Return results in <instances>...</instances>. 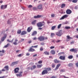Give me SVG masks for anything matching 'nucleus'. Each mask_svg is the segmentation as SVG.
Here are the masks:
<instances>
[{"label":"nucleus","mask_w":78,"mask_h":78,"mask_svg":"<svg viewBox=\"0 0 78 78\" xmlns=\"http://www.w3.org/2000/svg\"><path fill=\"white\" fill-rule=\"evenodd\" d=\"M28 43H32L31 40H30V41H29Z\"/></svg>","instance_id":"57"},{"label":"nucleus","mask_w":78,"mask_h":78,"mask_svg":"<svg viewBox=\"0 0 78 78\" xmlns=\"http://www.w3.org/2000/svg\"><path fill=\"white\" fill-rule=\"evenodd\" d=\"M55 66V65L54 63H52V68H54Z\"/></svg>","instance_id":"43"},{"label":"nucleus","mask_w":78,"mask_h":78,"mask_svg":"<svg viewBox=\"0 0 78 78\" xmlns=\"http://www.w3.org/2000/svg\"><path fill=\"white\" fill-rule=\"evenodd\" d=\"M51 16L52 17V18H54L55 16V15L54 13H52V14H51Z\"/></svg>","instance_id":"40"},{"label":"nucleus","mask_w":78,"mask_h":78,"mask_svg":"<svg viewBox=\"0 0 78 78\" xmlns=\"http://www.w3.org/2000/svg\"><path fill=\"white\" fill-rule=\"evenodd\" d=\"M44 69L43 70L41 73V74L42 75L48 74V71H51V68L49 67H48V68H44Z\"/></svg>","instance_id":"1"},{"label":"nucleus","mask_w":78,"mask_h":78,"mask_svg":"<svg viewBox=\"0 0 78 78\" xmlns=\"http://www.w3.org/2000/svg\"><path fill=\"white\" fill-rule=\"evenodd\" d=\"M23 73V71H20L19 74H16L17 76H19V77H22V73Z\"/></svg>","instance_id":"8"},{"label":"nucleus","mask_w":78,"mask_h":78,"mask_svg":"<svg viewBox=\"0 0 78 78\" xmlns=\"http://www.w3.org/2000/svg\"><path fill=\"white\" fill-rule=\"evenodd\" d=\"M64 54V52H59V53H58V55H61V54Z\"/></svg>","instance_id":"49"},{"label":"nucleus","mask_w":78,"mask_h":78,"mask_svg":"<svg viewBox=\"0 0 78 78\" xmlns=\"http://www.w3.org/2000/svg\"><path fill=\"white\" fill-rule=\"evenodd\" d=\"M7 5H2L1 6V9H5L7 7Z\"/></svg>","instance_id":"13"},{"label":"nucleus","mask_w":78,"mask_h":78,"mask_svg":"<svg viewBox=\"0 0 78 78\" xmlns=\"http://www.w3.org/2000/svg\"><path fill=\"white\" fill-rule=\"evenodd\" d=\"M2 71H5V69H2Z\"/></svg>","instance_id":"61"},{"label":"nucleus","mask_w":78,"mask_h":78,"mask_svg":"<svg viewBox=\"0 0 78 78\" xmlns=\"http://www.w3.org/2000/svg\"><path fill=\"white\" fill-rule=\"evenodd\" d=\"M41 45H44V43H41Z\"/></svg>","instance_id":"64"},{"label":"nucleus","mask_w":78,"mask_h":78,"mask_svg":"<svg viewBox=\"0 0 78 78\" xmlns=\"http://www.w3.org/2000/svg\"><path fill=\"white\" fill-rule=\"evenodd\" d=\"M38 63L40 64H41V63H42V60H40V61H39Z\"/></svg>","instance_id":"48"},{"label":"nucleus","mask_w":78,"mask_h":78,"mask_svg":"<svg viewBox=\"0 0 78 78\" xmlns=\"http://www.w3.org/2000/svg\"><path fill=\"white\" fill-rule=\"evenodd\" d=\"M76 65L77 67H78V62H77V63H76Z\"/></svg>","instance_id":"60"},{"label":"nucleus","mask_w":78,"mask_h":78,"mask_svg":"<svg viewBox=\"0 0 78 78\" xmlns=\"http://www.w3.org/2000/svg\"><path fill=\"white\" fill-rule=\"evenodd\" d=\"M62 30H60L58 32H56V35H57V36H59V37H60L62 35Z\"/></svg>","instance_id":"6"},{"label":"nucleus","mask_w":78,"mask_h":78,"mask_svg":"<svg viewBox=\"0 0 78 78\" xmlns=\"http://www.w3.org/2000/svg\"><path fill=\"white\" fill-rule=\"evenodd\" d=\"M38 39L41 41H44L45 40H47L48 38L47 37H44L43 36H40L38 38Z\"/></svg>","instance_id":"4"},{"label":"nucleus","mask_w":78,"mask_h":78,"mask_svg":"<svg viewBox=\"0 0 78 78\" xmlns=\"http://www.w3.org/2000/svg\"><path fill=\"white\" fill-rule=\"evenodd\" d=\"M33 7V6L31 5H29L28 7V8H31V7Z\"/></svg>","instance_id":"52"},{"label":"nucleus","mask_w":78,"mask_h":78,"mask_svg":"<svg viewBox=\"0 0 78 78\" xmlns=\"http://www.w3.org/2000/svg\"><path fill=\"white\" fill-rule=\"evenodd\" d=\"M44 54H45V55H49V52H48V51H44Z\"/></svg>","instance_id":"28"},{"label":"nucleus","mask_w":78,"mask_h":78,"mask_svg":"<svg viewBox=\"0 0 78 78\" xmlns=\"http://www.w3.org/2000/svg\"><path fill=\"white\" fill-rule=\"evenodd\" d=\"M7 36V34H4V37H2V41H4L5 38H6Z\"/></svg>","instance_id":"15"},{"label":"nucleus","mask_w":78,"mask_h":78,"mask_svg":"<svg viewBox=\"0 0 78 78\" xmlns=\"http://www.w3.org/2000/svg\"><path fill=\"white\" fill-rule=\"evenodd\" d=\"M0 78H5V76H2L0 77Z\"/></svg>","instance_id":"58"},{"label":"nucleus","mask_w":78,"mask_h":78,"mask_svg":"<svg viewBox=\"0 0 78 78\" xmlns=\"http://www.w3.org/2000/svg\"><path fill=\"white\" fill-rule=\"evenodd\" d=\"M66 13L67 14L70 15L72 13V11L70 9H67L66 11Z\"/></svg>","instance_id":"7"},{"label":"nucleus","mask_w":78,"mask_h":78,"mask_svg":"<svg viewBox=\"0 0 78 78\" xmlns=\"http://www.w3.org/2000/svg\"><path fill=\"white\" fill-rule=\"evenodd\" d=\"M61 65V64H60V63L57 65L56 66L55 68V70H57V69H58L59 67V66H60Z\"/></svg>","instance_id":"19"},{"label":"nucleus","mask_w":78,"mask_h":78,"mask_svg":"<svg viewBox=\"0 0 78 78\" xmlns=\"http://www.w3.org/2000/svg\"><path fill=\"white\" fill-rule=\"evenodd\" d=\"M27 34V32L26 31H25V30H23V31H22L21 33V35H25L26 34Z\"/></svg>","instance_id":"16"},{"label":"nucleus","mask_w":78,"mask_h":78,"mask_svg":"<svg viewBox=\"0 0 78 78\" xmlns=\"http://www.w3.org/2000/svg\"><path fill=\"white\" fill-rule=\"evenodd\" d=\"M54 62L55 63H59L60 62V61L58 60H57V59H55L54 60Z\"/></svg>","instance_id":"25"},{"label":"nucleus","mask_w":78,"mask_h":78,"mask_svg":"<svg viewBox=\"0 0 78 78\" xmlns=\"http://www.w3.org/2000/svg\"><path fill=\"white\" fill-rule=\"evenodd\" d=\"M65 6H66V4H62L61 5V7L62 8H63L65 7Z\"/></svg>","instance_id":"30"},{"label":"nucleus","mask_w":78,"mask_h":78,"mask_svg":"<svg viewBox=\"0 0 78 78\" xmlns=\"http://www.w3.org/2000/svg\"><path fill=\"white\" fill-rule=\"evenodd\" d=\"M30 55V54L29 53H27L26 54L27 55Z\"/></svg>","instance_id":"59"},{"label":"nucleus","mask_w":78,"mask_h":78,"mask_svg":"<svg viewBox=\"0 0 78 78\" xmlns=\"http://www.w3.org/2000/svg\"><path fill=\"white\" fill-rule=\"evenodd\" d=\"M37 37H34V38H33V40H37Z\"/></svg>","instance_id":"56"},{"label":"nucleus","mask_w":78,"mask_h":78,"mask_svg":"<svg viewBox=\"0 0 78 78\" xmlns=\"http://www.w3.org/2000/svg\"><path fill=\"white\" fill-rule=\"evenodd\" d=\"M61 47L62 49H63V48H64V47L63 46H61Z\"/></svg>","instance_id":"62"},{"label":"nucleus","mask_w":78,"mask_h":78,"mask_svg":"<svg viewBox=\"0 0 78 78\" xmlns=\"http://www.w3.org/2000/svg\"><path fill=\"white\" fill-rule=\"evenodd\" d=\"M67 37L68 39H73L72 38L70 37L69 35H67Z\"/></svg>","instance_id":"34"},{"label":"nucleus","mask_w":78,"mask_h":78,"mask_svg":"<svg viewBox=\"0 0 78 78\" xmlns=\"http://www.w3.org/2000/svg\"><path fill=\"white\" fill-rule=\"evenodd\" d=\"M42 16V15H37V16H34V18H41Z\"/></svg>","instance_id":"20"},{"label":"nucleus","mask_w":78,"mask_h":78,"mask_svg":"<svg viewBox=\"0 0 78 78\" xmlns=\"http://www.w3.org/2000/svg\"><path fill=\"white\" fill-rule=\"evenodd\" d=\"M54 36H55V34L54 33H51V37H53Z\"/></svg>","instance_id":"33"},{"label":"nucleus","mask_w":78,"mask_h":78,"mask_svg":"<svg viewBox=\"0 0 78 78\" xmlns=\"http://www.w3.org/2000/svg\"><path fill=\"white\" fill-rule=\"evenodd\" d=\"M70 51L71 52H77V49H74V48L71 49H70Z\"/></svg>","instance_id":"14"},{"label":"nucleus","mask_w":78,"mask_h":78,"mask_svg":"<svg viewBox=\"0 0 78 78\" xmlns=\"http://www.w3.org/2000/svg\"><path fill=\"white\" fill-rule=\"evenodd\" d=\"M77 1L78 0H73L72 2L74 3H76V2H77Z\"/></svg>","instance_id":"38"},{"label":"nucleus","mask_w":78,"mask_h":78,"mask_svg":"<svg viewBox=\"0 0 78 78\" xmlns=\"http://www.w3.org/2000/svg\"><path fill=\"white\" fill-rule=\"evenodd\" d=\"M56 26H52L51 27L52 30H54V29L55 28Z\"/></svg>","instance_id":"45"},{"label":"nucleus","mask_w":78,"mask_h":78,"mask_svg":"<svg viewBox=\"0 0 78 78\" xmlns=\"http://www.w3.org/2000/svg\"><path fill=\"white\" fill-rule=\"evenodd\" d=\"M50 52L52 54H55V51L54 49L51 51Z\"/></svg>","instance_id":"22"},{"label":"nucleus","mask_w":78,"mask_h":78,"mask_svg":"<svg viewBox=\"0 0 78 78\" xmlns=\"http://www.w3.org/2000/svg\"><path fill=\"white\" fill-rule=\"evenodd\" d=\"M9 43H8L6 45H5V46H4V48H7V47H8L9 46Z\"/></svg>","instance_id":"37"},{"label":"nucleus","mask_w":78,"mask_h":78,"mask_svg":"<svg viewBox=\"0 0 78 78\" xmlns=\"http://www.w3.org/2000/svg\"><path fill=\"white\" fill-rule=\"evenodd\" d=\"M38 46V45H36V46H32L31 47H30V48L28 49V51L29 52H34L35 51V49H34L33 48H37Z\"/></svg>","instance_id":"2"},{"label":"nucleus","mask_w":78,"mask_h":78,"mask_svg":"<svg viewBox=\"0 0 78 78\" xmlns=\"http://www.w3.org/2000/svg\"><path fill=\"white\" fill-rule=\"evenodd\" d=\"M18 61H16V62H12V64L13 65H16V64H17L18 63Z\"/></svg>","instance_id":"23"},{"label":"nucleus","mask_w":78,"mask_h":78,"mask_svg":"<svg viewBox=\"0 0 78 78\" xmlns=\"http://www.w3.org/2000/svg\"><path fill=\"white\" fill-rule=\"evenodd\" d=\"M54 48H55V46H51L50 47V48L51 49H54Z\"/></svg>","instance_id":"50"},{"label":"nucleus","mask_w":78,"mask_h":78,"mask_svg":"<svg viewBox=\"0 0 78 78\" xmlns=\"http://www.w3.org/2000/svg\"><path fill=\"white\" fill-rule=\"evenodd\" d=\"M33 28L32 27H31V29H30V27H28L27 29V31H28V32H30L31 30H32V29Z\"/></svg>","instance_id":"26"},{"label":"nucleus","mask_w":78,"mask_h":78,"mask_svg":"<svg viewBox=\"0 0 78 78\" xmlns=\"http://www.w3.org/2000/svg\"><path fill=\"white\" fill-rule=\"evenodd\" d=\"M5 52V51L4 49H2V51H0V56H2V55H3V54Z\"/></svg>","instance_id":"9"},{"label":"nucleus","mask_w":78,"mask_h":78,"mask_svg":"<svg viewBox=\"0 0 78 78\" xmlns=\"http://www.w3.org/2000/svg\"><path fill=\"white\" fill-rule=\"evenodd\" d=\"M61 41H62V40H58L57 41H56V43H58L59 42H60Z\"/></svg>","instance_id":"51"},{"label":"nucleus","mask_w":78,"mask_h":78,"mask_svg":"<svg viewBox=\"0 0 78 78\" xmlns=\"http://www.w3.org/2000/svg\"><path fill=\"white\" fill-rule=\"evenodd\" d=\"M38 29H39V30H42V28L41 27H40V28H38Z\"/></svg>","instance_id":"54"},{"label":"nucleus","mask_w":78,"mask_h":78,"mask_svg":"<svg viewBox=\"0 0 78 78\" xmlns=\"http://www.w3.org/2000/svg\"><path fill=\"white\" fill-rule=\"evenodd\" d=\"M61 26H62L61 24H59V25H58V29H60V28Z\"/></svg>","instance_id":"42"},{"label":"nucleus","mask_w":78,"mask_h":78,"mask_svg":"<svg viewBox=\"0 0 78 78\" xmlns=\"http://www.w3.org/2000/svg\"><path fill=\"white\" fill-rule=\"evenodd\" d=\"M13 40L14 39H12V41H10L9 40V39H7V41H9V42H11V43H12V42H13Z\"/></svg>","instance_id":"35"},{"label":"nucleus","mask_w":78,"mask_h":78,"mask_svg":"<svg viewBox=\"0 0 78 78\" xmlns=\"http://www.w3.org/2000/svg\"><path fill=\"white\" fill-rule=\"evenodd\" d=\"M73 55H69L68 57V58L69 59H71L72 58H73Z\"/></svg>","instance_id":"31"},{"label":"nucleus","mask_w":78,"mask_h":78,"mask_svg":"<svg viewBox=\"0 0 78 78\" xmlns=\"http://www.w3.org/2000/svg\"><path fill=\"white\" fill-rule=\"evenodd\" d=\"M43 50H44L43 48H42V47H41L40 48V51H42Z\"/></svg>","instance_id":"46"},{"label":"nucleus","mask_w":78,"mask_h":78,"mask_svg":"<svg viewBox=\"0 0 78 78\" xmlns=\"http://www.w3.org/2000/svg\"><path fill=\"white\" fill-rule=\"evenodd\" d=\"M23 54H20L18 55V57H21L23 56Z\"/></svg>","instance_id":"36"},{"label":"nucleus","mask_w":78,"mask_h":78,"mask_svg":"<svg viewBox=\"0 0 78 78\" xmlns=\"http://www.w3.org/2000/svg\"><path fill=\"white\" fill-rule=\"evenodd\" d=\"M37 54H35L34 55L33 57H35L36 56H37Z\"/></svg>","instance_id":"63"},{"label":"nucleus","mask_w":78,"mask_h":78,"mask_svg":"<svg viewBox=\"0 0 78 78\" xmlns=\"http://www.w3.org/2000/svg\"><path fill=\"white\" fill-rule=\"evenodd\" d=\"M74 43V41H71L70 43L71 44H73Z\"/></svg>","instance_id":"53"},{"label":"nucleus","mask_w":78,"mask_h":78,"mask_svg":"<svg viewBox=\"0 0 78 78\" xmlns=\"http://www.w3.org/2000/svg\"><path fill=\"white\" fill-rule=\"evenodd\" d=\"M43 65L42 64L41 65H37V68H41V67H42Z\"/></svg>","instance_id":"32"},{"label":"nucleus","mask_w":78,"mask_h":78,"mask_svg":"<svg viewBox=\"0 0 78 78\" xmlns=\"http://www.w3.org/2000/svg\"><path fill=\"white\" fill-rule=\"evenodd\" d=\"M37 31H34L33 34H32V35L34 36L35 35H36V34H37Z\"/></svg>","instance_id":"27"},{"label":"nucleus","mask_w":78,"mask_h":78,"mask_svg":"<svg viewBox=\"0 0 78 78\" xmlns=\"http://www.w3.org/2000/svg\"><path fill=\"white\" fill-rule=\"evenodd\" d=\"M37 21L36 20H34V21H32L31 22L32 24H33V25L35 24L36 23Z\"/></svg>","instance_id":"24"},{"label":"nucleus","mask_w":78,"mask_h":78,"mask_svg":"<svg viewBox=\"0 0 78 78\" xmlns=\"http://www.w3.org/2000/svg\"><path fill=\"white\" fill-rule=\"evenodd\" d=\"M37 9H38V10H43V7L42 4H39V5H38L37 6Z\"/></svg>","instance_id":"5"},{"label":"nucleus","mask_w":78,"mask_h":78,"mask_svg":"<svg viewBox=\"0 0 78 78\" xmlns=\"http://www.w3.org/2000/svg\"><path fill=\"white\" fill-rule=\"evenodd\" d=\"M45 24V22H44V21L39 22V23H37V26L39 28L42 27L43 25H44Z\"/></svg>","instance_id":"3"},{"label":"nucleus","mask_w":78,"mask_h":78,"mask_svg":"<svg viewBox=\"0 0 78 78\" xmlns=\"http://www.w3.org/2000/svg\"><path fill=\"white\" fill-rule=\"evenodd\" d=\"M36 68V65H33V66H32V67H31V70H33V69H35V68Z\"/></svg>","instance_id":"17"},{"label":"nucleus","mask_w":78,"mask_h":78,"mask_svg":"<svg viewBox=\"0 0 78 78\" xmlns=\"http://www.w3.org/2000/svg\"><path fill=\"white\" fill-rule=\"evenodd\" d=\"M65 28L66 29H70V27L66 26V27H65Z\"/></svg>","instance_id":"39"},{"label":"nucleus","mask_w":78,"mask_h":78,"mask_svg":"<svg viewBox=\"0 0 78 78\" xmlns=\"http://www.w3.org/2000/svg\"><path fill=\"white\" fill-rule=\"evenodd\" d=\"M4 68L5 69V70L8 71L9 70V66L8 65H6V66H5L4 67Z\"/></svg>","instance_id":"21"},{"label":"nucleus","mask_w":78,"mask_h":78,"mask_svg":"<svg viewBox=\"0 0 78 78\" xmlns=\"http://www.w3.org/2000/svg\"><path fill=\"white\" fill-rule=\"evenodd\" d=\"M73 64H72V63H69V64H68V66H73Z\"/></svg>","instance_id":"44"},{"label":"nucleus","mask_w":78,"mask_h":78,"mask_svg":"<svg viewBox=\"0 0 78 78\" xmlns=\"http://www.w3.org/2000/svg\"><path fill=\"white\" fill-rule=\"evenodd\" d=\"M59 58L61 60H65L66 59V56H63L62 55H61V56H60Z\"/></svg>","instance_id":"11"},{"label":"nucleus","mask_w":78,"mask_h":78,"mask_svg":"<svg viewBox=\"0 0 78 78\" xmlns=\"http://www.w3.org/2000/svg\"><path fill=\"white\" fill-rule=\"evenodd\" d=\"M47 78H49V77H47ZM51 78H56V77L55 76H53L52 77H51Z\"/></svg>","instance_id":"47"},{"label":"nucleus","mask_w":78,"mask_h":78,"mask_svg":"<svg viewBox=\"0 0 78 78\" xmlns=\"http://www.w3.org/2000/svg\"><path fill=\"white\" fill-rule=\"evenodd\" d=\"M19 68H16L14 70L15 73H19Z\"/></svg>","instance_id":"12"},{"label":"nucleus","mask_w":78,"mask_h":78,"mask_svg":"<svg viewBox=\"0 0 78 78\" xmlns=\"http://www.w3.org/2000/svg\"><path fill=\"white\" fill-rule=\"evenodd\" d=\"M18 41V40L17 39H15V41H14V42L13 43V44L15 45H17V44H18L17 43V41Z\"/></svg>","instance_id":"18"},{"label":"nucleus","mask_w":78,"mask_h":78,"mask_svg":"<svg viewBox=\"0 0 78 78\" xmlns=\"http://www.w3.org/2000/svg\"><path fill=\"white\" fill-rule=\"evenodd\" d=\"M20 51V50H17V51H16V53H18V52H19Z\"/></svg>","instance_id":"55"},{"label":"nucleus","mask_w":78,"mask_h":78,"mask_svg":"<svg viewBox=\"0 0 78 78\" xmlns=\"http://www.w3.org/2000/svg\"><path fill=\"white\" fill-rule=\"evenodd\" d=\"M33 9L34 10H37V7H33Z\"/></svg>","instance_id":"41"},{"label":"nucleus","mask_w":78,"mask_h":78,"mask_svg":"<svg viewBox=\"0 0 78 78\" xmlns=\"http://www.w3.org/2000/svg\"><path fill=\"white\" fill-rule=\"evenodd\" d=\"M68 16L67 15H64V16H63L62 18H60V20H64L65 19V18H67L68 17Z\"/></svg>","instance_id":"10"},{"label":"nucleus","mask_w":78,"mask_h":78,"mask_svg":"<svg viewBox=\"0 0 78 78\" xmlns=\"http://www.w3.org/2000/svg\"><path fill=\"white\" fill-rule=\"evenodd\" d=\"M21 29L19 30H18L17 32V33L18 34H20L21 33Z\"/></svg>","instance_id":"29"}]
</instances>
